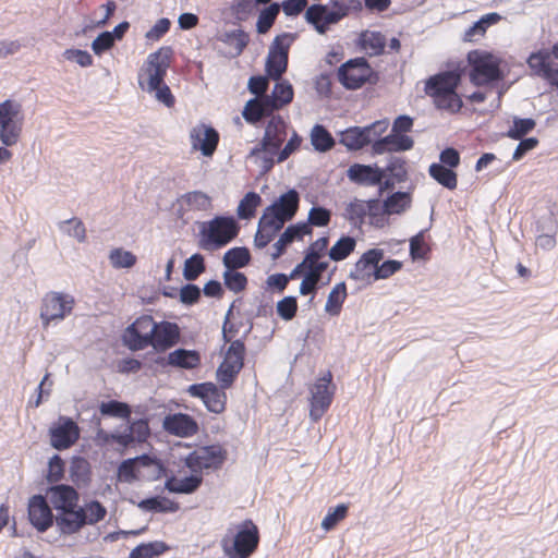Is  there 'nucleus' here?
Returning a JSON list of instances; mask_svg holds the SVG:
<instances>
[{"instance_id": "f257e3e1", "label": "nucleus", "mask_w": 558, "mask_h": 558, "mask_svg": "<svg viewBox=\"0 0 558 558\" xmlns=\"http://www.w3.org/2000/svg\"><path fill=\"white\" fill-rule=\"evenodd\" d=\"M172 49L161 47L147 57L140 85L146 92L154 94V97L166 107L174 105V97L170 88L165 84L163 78L170 65Z\"/></svg>"}, {"instance_id": "f03ea898", "label": "nucleus", "mask_w": 558, "mask_h": 558, "mask_svg": "<svg viewBox=\"0 0 558 558\" xmlns=\"http://www.w3.org/2000/svg\"><path fill=\"white\" fill-rule=\"evenodd\" d=\"M259 529L251 519L230 523L220 539L226 558H250L258 548Z\"/></svg>"}, {"instance_id": "7ed1b4c3", "label": "nucleus", "mask_w": 558, "mask_h": 558, "mask_svg": "<svg viewBox=\"0 0 558 558\" xmlns=\"http://www.w3.org/2000/svg\"><path fill=\"white\" fill-rule=\"evenodd\" d=\"M460 75L456 72H445L430 77L425 85V92L434 99L439 109L457 112L462 107V100L456 93Z\"/></svg>"}, {"instance_id": "20e7f679", "label": "nucleus", "mask_w": 558, "mask_h": 558, "mask_svg": "<svg viewBox=\"0 0 558 558\" xmlns=\"http://www.w3.org/2000/svg\"><path fill=\"white\" fill-rule=\"evenodd\" d=\"M26 113L23 105L15 99L0 102V142L7 147L15 146L23 134Z\"/></svg>"}, {"instance_id": "39448f33", "label": "nucleus", "mask_w": 558, "mask_h": 558, "mask_svg": "<svg viewBox=\"0 0 558 558\" xmlns=\"http://www.w3.org/2000/svg\"><path fill=\"white\" fill-rule=\"evenodd\" d=\"M239 231L236 221L232 217H216L204 223L201 230L198 245L205 251H215L227 245Z\"/></svg>"}, {"instance_id": "423d86ee", "label": "nucleus", "mask_w": 558, "mask_h": 558, "mask_svg": "<svg viewBox=\"0 0 558 558\" xmlns=\"http://www.w3.org/2000/svg\"><path fill=\"white\" fill-rule=\"evenodd\" d=\"M471 65L470 78L475 85H486L502 78L500 59L485 50H473L468 53Z\"/></svg>"}, {"instance_id": "0eeeda50", "label": "nucleus", "mask_w": 558, "mask_h": 558, "mask_svg": "<svg viewBox=\"0 0 558 558\" xmlns=\"http://www.w3.org/2000/svg\"><path fill=\"white\" fill-rule=\"evenodd\" d=\"M75 300L71 294L51 291L44 295L40 305V320L44 328L51 323L62 322L71 315Z\"/></svg>"}, {"instance_id": "6e6552de", "label": "nucleus", "mask_w": 558, "mask_h": 558, "mask_svg": "<svg viewBox=\"0 0 558 558\" xmlns=\"http://www.w3.org/2000/svg\"><path fill=\"white\" fill-rule=\"evenodd\" d=\"M244 354V343L240 340L232 341L225 354L223 361L217 369V379L223 389L231 387L242 369Z\"/></svg>"}, {"instance_id": "1a4fd4ad", "label": "nucleus", "mask_w": 558, "mask_h": 558, "mask_svg": "<svg viewBox=\"0 0 558 558\" xmlns=\"http://www.w3.org/2000/svg\"><path fill=\"white\" fill-rule=\"evenodd\" d=\"M348 5L335 2L331 8L313 4L305 12V19L319 34H325L331 24L338 23L348 14Z\"/></svg>"}, {"instance_id": "9d476101", "label": "nucleus", "mask_w": 558, "mask_h": 558, "mask_svg": "<svg viewBox=\"0 0 558 558\" xmlns=\"http://www.w3.org/2000/svg\"><path fill=\"white\" fill-rule=\"evenodd\" d=\"M295 39L293 34H282L275 38L266 61L267 74L278 81L282 73L286 72L288 65V51Z\"/></svg>"}, {"instance_id": "9b49d317", "label": "nucleus", "mask_w": 558, "mask_h": 558, "mask_svg": "<svg viewBox=\"0 0 558 558\" xmlns=\"http://www.w3.org/2000/svg\"><path fill=\"white\" fill-rule=\"evenodd\" d=\"M227 458V451L219 445L199 447L186 456L185 465L193 473L206 469H219Z\"/></svg>"}, {"instance_id": "f8f14e48", "label": "nucleus", "mask_w": 558, "mask_h": 558, "mask_svg": "<svg viewBox=\"0 0 558 558\" xmlns=\"http://www.w3.org/2000/svg\"><path fill=\"white\" fill-rule=\"evenodd\" d=\"M156 322L151 316L138 317L123 333V342L129 349L136 351L149 347L156 331Z\"/></svg>"}, {"instance_id": "ddd939ff", "label": "nucleus", "mask_w": 558, "mask_h": 558, "mask_svg": "<svg viewBox=\"0 0 558 558\" xmlns=\"http://www.w3.org/2000/svg\"><path fill=\"white\" fill-rule=\"evenodd\" d=\"M554 58L558 60V43L553 46L551 52H533L527 59V64L536 76L558 88V63Z\"/></svg>"}, {"instance_id": "4468645a", "label": "nucleus", "mask_w": 558, "mask_h": 558, "mask_svg": "<svg viewBox=\"0 0 558 558\" xmlns=\"http://www.w3.org/2000/svg\"><path fill=\"white\" fill-rule=\"evenodd\" d=\"M331 381L332 376L328 373L319 378L311 388L310 416L315 422L322 418L331 404L336 390Z\"/></svg>"}, {"instance_id": "2eb2a0df", "label": "nucleus", "mask_w": 558, "mask_h": 558, "mask_svg": "<svg viewBox=\"0 0 558 558\" xmlns=\"http://www.w3.org/2000/svg\"><path fill=\"white\" fill-rule=\"evenodd\" d=\"M78 425L68 416L59 418L50 426V445L57 450H64L73 446L80 438Z\"/></svg>"}, {"instance_id": "dca6fc26", "label": "nucleus", "mask_w": 558, "mask_h": 558, "mask_svg": "<svg viewBox=\"0 0 558 558\" xmlns=\"http://www.w3.org/2000/svg\"><path fill=\"white\" fill-rule=\"evenodd\" d=\"M384 258L381 248H371L366 251L351 268L348 277L351 280L364 284H371L375 281L377 264Z\"/></svg>"}, {"instance_id": "f3484780", "label": "nucleus", "mask_w": 558, "mask_h": 558, "mask_svg": "<svg viewBox=\"0 0 558 558\" xmlns=\"http://www.w3.org/2000/svg\"><path fill=\"white\" fill-rule=\"evenodd\" d=\"M373 71L364 58L347 61L339 68L338 77L348 89L360 88L372 75Z\"/></svg>"}, {"instance_id": "a211bd4d", "label": "nucleus", "mask_w": 558, "mask_h": 558, "mask_svg": "<svg viewBox=\"0 0 558 558\" xmlns=\"http://www.w3.org/2000/svg\"><path fill=\"white\" fill-rule=\"evenodd\" d=\"M191 148L201 151L204 157H211L219 143V133L209 124L199 122L189 132Z\"/></svg>"}, {"instance_id": "6ab92c4d", "label": "nucleus", "mask_w": 558, "mask_h": 558, "mask_svg": "<svg viewBox=\"0 0 558 558\" xmlns=\"http://www.w3.org/2000/svg\"><path fill=\"white\" fill-rule=\"evenodd\" d=\"M187 392L192 397L199 398L210 412L218 414L226 408L227 396L223 388H218L213 383L191 385Z\"/></svg>"}, {"instance_id": "aec40b11", "label": "nucleus", "mask_w": 558, "mask_h": 558, "mask_svg": "<svg viewBox=\"0 0 558 558\" xmlns=\"http://www.w3.org/2000/svg\"><path fill=\"white\" fill-rule=\"evenodd\" d=\"M28 519L38 532H45L52 525L53 515L51 509L41 495H35L29 499Z\"/></svg>"}, {"instance_id": "412c9836", "label": "nucleus", "mask_w": 558, "mask_h": 558, "mask_svg": "<svg viewBox=\"0 0 558 558\" xmlns=\"http://www.w3.org/2000/svg\"><path fill=\"white\" fill-rule=\"evenodd\" d=\"M179 339L180 329L178 325L170 322H161L156 324V331L149 345L158 352H163L177 344Z\"/></svg>"}, {"instance_id": "4be33fe9", "label": "nucleus", "mask_w": 558, "mask_h": 558, "mask_svg": "<svg viewBox=\"0 0 558 558\" xmlns=\"http://www.w3.org/2000/svg\"><path fill=\"white\" fill-rule=\"evenodd\" d=\"M47 496L58 512L78 508V494L69 485L52 486L47 492Z\"/></svg>"}, {"instance_id": "5701e85b", "label": "nucleus", "mask_w": 558, "mask_h": 558, "mask_svg": "<svg viewBox=\"0 0 558 558\" xmlns=\"http://www.w3.org/2000/svg\"><path fill=\"white\" fill-rule=\"evenodd\" d=\"M163 428L175 436L189 437L197 432L196 422L187 414L177 413L165 417Z\"/></svg>"}, {"instance_id": "b1692460", "label": "nucleus", "mask_w": 558, "mask_h": 558, "mask_svg": "<svg viewBox=\"0 0 558 558\" xmlns=\"http://www.w3.org/2000/svg\"><path fill=\"white\" fill-rule=\"evenodd\" d=\"M54 520L59 534L62 537L77 534L85 525L78 508L58 512Z\"/></svg>"}, {"instance_id": "393cba45", "label": "nucleus", "mask_w": 558, "mask_h": 558, "mask_svg": "<svg viewBox=\"0 0 558 558\" xmlns=\"http://www.w3.org/2000/svg\"><path fill=\"white\" fill-rule=\"evenodd\" d=\"M414 141L412 137L391 132V134L384 138L374 141L373 151L381 155L388 151H405L413 147Z\"/></svg>"}, {"instance_id": "a878e982", "label": "nucleus", "mask_w": 558, "mask_h": 558, "mask_svg": "<svg viewBox=\"0 0 558 558\" xmlns=\"http://www.w3.org/2000/svg\"><path fill=\"white\" fill-rule=\"evenodd\" d=\"M347 175L359 184L377 185L381 183L384 171L376 167L355 163L348 169Z\"/></svg>"}, {"instance_id": "bb28decb", "label": "nucleus", "mask_w": 558, "mask_h": 558, "mask_svg": "<svg viewBox=\"0 0 558 558\" xmlns=\"http://www.w3.org/2000/svg\"><path fill=\"white\" fill-rule=\"evenodd\" d=\"M278 154L279 149L260 142L251 150L248 159L260 169L262 173H265L274 167L275 161L278 162Z\"/></svg>"}, {"instance_id": "cd10ccee", "label": "nucleus", "mask_w": 558, "mask_h": 558, "mask_svg": "<svg viewBox=\"0 0 558 558\" xmlns=\"http://www.w3.org/2000/svg\"><path fill=\"white\" fill-rule=\"evenodd\" d=\"M178 204L183 214L187 211H209L213 207L211 198L202 191L183 194L178 199Z\"/></svg>"}, {"instance_id": "c85d7f7f", "label": "nucleus", "mask_w": 558, "mask_h": 558, "mask_svg": "<svg viewBox=\"0 0 558 558\" xmlns=\"http://www.w3.org/2000/svg\"><path fill=\"white\" fill-rule=\"evenodd\" d=\"M287 137V124L280 116H272L266 128L262 142L279 149Z\"/></svg>"}, {"instance_id": "c756f323", "label": "nucleus", "mask_w": 558, "mask_h": 558, "mask_svg": "<svg viewBox=\"0 0 558 558\" xmlns=\"http://www.w3.org/2000/svg\"><path fill=\"white\" fill-rule=\"evenodd\" d=\"M167 364L173 367L193 369L201 364V355L195 350L177 349L168 354Z\"/></svg>"}, {"instance_id": "7c9ffc66", "label": "nucleus", "mask_w": 558, "mask_h": 558, "mask_svg": "<svg viewBox=\"0 0 558 558\" xmlns=\"http://www.w3.org/2000/svg\"><path fill=\"white\" fill-rule=\"evenodd\" d=\"M311 232L307 225H296L288 227L284 232L280 235L278 241L274 244V253L271 254L272 259L278 258L284 251L286 246L295 239H301L304 234Z\"/></svg>"}, {"instance_id": "2f4dec72", "label": "nucleus", "mask_w": 558, "mask_h": 558, "mask_svg": "<svg viewBox=\"0 0 558 558\" xmlns=\"http://www.w3.org/2000/svg\"><path fill=\"white\" fill-rule=\"evenodd\" d=\"M202 476L192 474L185 477H170L166 481L165 487L170 493L175 494H191L195 492L202 484Z\"/></svg>"}, {"instance_id": "473e14b6", "label": "nucleus", "mask_w": 558, "mask_h": 558, "mask_svg": "<svg viewBox=\"0 0 558 558\" xmlns=\"http://www.w3.org/2000/svg\"><path fill=\"white\" fill-rule=\"evenodd\" d=\"M371 142V130L366 128H351L341 133L340 143L349 149H360Z\"/></svg>"}, {"instance_id": "72a5a7b5", "label": "nucleus", "mask_w": 558, "mask_h": 558, "mask_svg": "<svg viewBox=\"0 0 558 558\" xmlns=\"http://www.w3.org/2000/svg\"><path fill=\"white\" fill-rule=\"evenodd\" d=\"M298 206L299 194L294 190H290L282 194L279 199L269 207H275L274 211L288 221L294 216Z\"/></svg>"}, {"instance_id": "f704fd0d", "label": "nucleus", "mask_w": 558, "mask_h": 558, "mask_svg": "<svg viewBox=\"0 0 558 558\" xmlns=\"http://www.w3.org/2000/svg\"><path fill=\"white\" fill-rule=\"evenodd\" d=\"M501 16L498 13H488L482 16L477 22L470 26L465 32L463 39L465 41H476L482 38L488 26L498 23Z\"/></svg>"}, {"instance_id": "c9c22d12", "label": "nucleus", "mask_w": 558, "mask_h": 558, "mask_svg": "<svg viewBox=\"0 0 558 558\" xmlns=\"http://www.w3.org/2000/svg\"><path fill=\"white\" fill-rule=\"evenodd\" d=\"M362 49L369 56H378L384 51L386 39L379 32L365 31L360 36Z\"/></svg>"}, {"instance_id": "e433bc0d", "label": "nucleus", "mask_w": 558, "mask_h": 558, "mask_svg": "<svg viewBox=\"0 0 558 558\" xmlns=\"http://www.w3.org/2000/svg\"><path fill=\"white\" fill-rule=\"evenodd\" d=\"M429 175L448 190H454L458 185L457 173L440 163H432L428 168Z\"/></svg>"}, {"instance_id": "4c0bfd02", "label": "nucleus", "mask_w": 558, "mask_h": 558, "mask_svg": "<svg viewBox=\"0 0 558 558\" xmlns=\"http://www.w3.org/2000/svg\"><path fill=\"white\" fill-rule=\"evenodd\" d=\"M347 299V286L344 282L337 283L327 296L325 312L331 316H338L342 304Z\"/></svg>"}, {"instance_id": "58836bf2", "label": "nucleus", "mask_w": 558, "mask_h": 558, "mask_svg": "<svg viewBox=\"0 0 558 558\" xmlns=\"http://www.w3.org/2000/svg\"><path fill=\"white\" fill-rule=\"evenodd\" d=\"M137 507L143 511L149 512H175L179 510V505L166 497H151L144 499L137 504Z\"/></svg>"}, {"instance_id": "ea45409f", "label": "nucleus", "mask_w": 558, "mask_h": 558, "mask_svg": "<svg viewBox=\"0 0 558 558\" xmlns=\"http://www.w3.org/2000/svg\"><path fill=\"white\" fill-rule=\"evenodd\" d=\"M219 39L230 46L229 53L232 57L241 54L245 46L247 45L248 37L242 31L226 32L220 35Z\"/></svg>"}, {"instance_id": "a19ab883", "label": "nucleus", "mask_w": 558, "mask_h": 558, "mask_svg": "<svg viewBox=\"0 0 558 558\" xmlns=\"http://www.w3.org/2000/svg\"><path fill=\"white\" fill-rule=\"evenodd\" d=\"M356 246V240L352 236H341L329 250V257L335 262L345 259Z\"/></svg>"}, {"instance_id": "79ce46f5", "label": "nucleus", "mask_w": 558, "mask_h": 558, "mask_svg": "<svg viewBox=\"0 0 558 558\" xmlns=\"http://www.w3.org/2000/svg\"><path fill=\"white\" fill-rule=\"evenodd\" d=\"M272 110L269 100L259 101L257 99L248 100L243 110V117L248 122H257L268 111Z\"/></svg>"}, {"instance_id": "37998d69", "label": "nucleus", "mask_w": 558, "mask_h": 558, "mask_svg": "<svg viewBox=\"0 0 558 558\" xmlns=\"http://www.w3.org/2000/svg\"><path fill=\"white\" fill-rule=\"evenodd\" d=\"M272 100L269 104L272 109L291 102L293 98L292 85L286 81H278L272 89Z\"/></svg>"}, {"instance_id": "c03bdc74", "label": "nucleus", "mask_w": 558, "mask_h": 558, "mask_svg": "<svg viewBox=\"0 0 558 558\" xmlns=\"http://www.w3.org/2000/svg\"><path fill=\"white\" fill-rule=\"evenodd\" d=\"M311 143L318 151H327L335 145L331 134L319 124H316L311 131Z\"/></svg>"}, {"instance_id": "a18cd8bd", "label": "nucleus", "mask_w": 558, "mask_h": 558, "mask_svg": "<svg viewBox=\"0 0 558 558\" xmlns=\"http://www.w3.org/2000/svg\"><path fill=\"white\" fill-rule=\"evenodd\" d=\"M168 549L169 547L160 541L141 544L132 549L130 558H154L163 554Z\"/></svg>"}, {"instance_id": "49530a36", "label": "nucleus", "mask_w": 558, "mask_h": 558, "mask_svg": "<svg viewBox=\"0 0 558 558\" xmlns=\"http://www.w3.org/2000/svg\"><path fill=\"white\" fill-rule=\"evenodd\" d=\"M411 205V195L407 192H396L389 196L385 203V211L389 215L400 214L409 208Z\"/></svg>"}, {"instance_id": "de8ad7c7", "label": "nucleus", "mask_w": 558, "mask_h": 558, "mask_svg": "<svg viewBox=\"0 0 558 558\" xmlns=\"http://www.w3.org/2000/svg\"><path fill=\"white\" fill-rule=\"evenodd\" d=\"M82 518L86 524H95L101 520L107 514L106 508L96 500L85 504L83 507H78Z\"/></svg>"}, {"instance_id": "09e8293b", "label": "nucleus", "mask_w": 558, "mask_h": 558, "mask_svg": "<svg viewBox=\"0 0 558 558\" xmlns=\"http://www.w3.org/2000/svg\"><path fill=\"white\" fill-rule=\"evenodd\" d=\"M250 262V252L245 247H233L225 253L223 265L228 269L244 267Z\"/></svg>"}, {"instance_id": "8fccbe9b", "label": "nucleus", "mask_w": 558, "mask_h": 558, "mask_svg": "<svg viewBox=\"0 0 558 558\" xmlns=\"http://www.w3.org/2000/svg\"><path fill=\"white\" fill-rule=\"evenodd\" d=\"M59 230L75 239L77 242L83 243L86 240V229L84 223L78 218H71L59 223Z\"/></svg>"}, {"instance_id": "3c124183", "label": "nucleus", "mask_w": 558, "mask_h": 558, "mask_svg": "<svg viewBox=\"0 0 558 558\" xmlns=\"http://www.w3.org/2000/svg\"><path fill=\"white\" fill-rule=\"evenodd\" d=\"M262 197L255 192H248L240 201L236 214L241 219H250L254 216L256 208L260 205Z\"/></svg>"}, {"instance_id": "603ef678", "label": "nucleus", "mask_w": 558, "mask_h": 558, "mask_svg": "<svg viewBox=\"0 0 558 558\" xmlns=\"http://www.w3.org/2000/svg\"><path fill=\"white\" fill-rule=\"evenodd\" d=\"M109 262L113 268H131L136 263V256L122 247L113 248L109 253Z\"/></svg>"}, {"instance_id": "864d4df0", "label": "nucleus", "mask_w": 558, "mask_h": 558, "mask_svg": "<svg viewBox=\"0 0 558 558\" xmlns=\"http://www.w3.org/2000/svg\"><path fill=\"white\" fill-rule=\"evenodd\" d=\"M205 271V262L203 255L196 253L193 254L184 262L183 277L187 281H193L198 278L201 274Z\"/></svg>"}, {"instance_id": "5fc2aeb1", "label": "nucleus", "mask_w": 558, "mask_h": 558, "mask_svg": "<svg viewBox=\"0 0 558 558\" xmlns=\"http://www.w3.org/2000/svg\"><path fill=\"white\" fill-rule=\"evenodd\" d=\"M536 122L532 118H514L512 126L507 131L506 135L512 140H521L524 135L534 130Z\"/></svg>"}, {"instance_id": "6e6d98bb", "label": "nucleus", "mask_w": 558, "mask_h": 558, "mask_svg": "<svg viewBox=\"0 0 558 558\" xmlns=\"http://www.w3.org/2000/svg\"><path fill=\"white\" fill-rule=\"evenodd\" d=\"M99 411L102 415L119 418H129L131 414V409L126 403L119 402L116 400L101 402L99 405Z\"/></svg>"}, {"instance_id": "4d7b16f0", "label": "nucleus", "mask_w": 558, "mask_h": 558, "mask_svg": "<svg viewBox=\"0 0 558 558\" xmlns=\"http://www.w3.org/2000/svg\"><path fill=\"white\" fill-rule=\"evenodd\" d=\"M279 4L271 3L268 8L264 9L257 20V32L259 34H265L272 26L278 13H279Z\"/></svg>"}, {"instance_id": "13d9d810", "label": "nucleus", "mask_w": 558, "mask_h": 558, "mask_svg": "<svg viewBox=\"0 0 558 558\" xmlns=\"http://www.w3.org/2000/svg\"><path fill=\"white\" fill-rule=\"evenodd\" d=\"M369 210V205L361 199L350 202L345 207V217L353 223L362 222Z\"/></svg>"}, {"instance_id": "bf43d9fd", "label": "nucleus", "mask_w": 558, "mask_h": 558, "mask_svg": "<svg viewBox=\"0 0 558 558\" xmlns=\"http://www.w3.org/2000/svg\"><path fill=\"white\" fill-rule=\"evenodd\" d=\"M348 513V506L344 504L338 505L336 508L329 509L328 513L322 521V529L325 531L332 530L340 521H342Z\"/></svg>"}, {"instance_id": "052dcab7", "label": "nucleus", "mask_w": 558, "mask_h": 558, "mask_svg": "<svg viewBox=\"0 0 558 558\" xmlns=\"http://www.w3.org/2000/svg\"><path fill=\"white\" fill-rule=\"evenodd\" d=\"M328 246L327 238H319L312 243L306 250L303 265L313 264L315 260H319Z\"/></svg>"}, {"instance_id": "680f3d73", "label": "nucleus", "mask_w": 558, "mask_h": 558, "mask_svg": "<svg viewBox=\"0 0 558 558\" xmlns=\"http://www.w3.org/2000/svg\"><path fill=\"white\" fill-rule=\"evenodd\" d=\"M277 314L283 320H291L296 313L298 303L294 296H286L277 303Z\"/></svg>"}, {"instance_id": "e2e57ef3", "label": "nucleus", "mask_w": 558, "mask_h": 558, "mask_svg": "<svg viewBox=\"0 0 558 558\" xmlns=\"http://www.w3.org/2000/svg\"><path fill=\"white\" fill-rule=\"evenodd\" d=\"M225 284L228 289L239 292L246 286V277L234 269H228L223 274Z\"/></svg>"}, {"instance_id": "0e129e2a", "label": "nucleus", "mask_w": 558, "mask_h": 558, "mask_svg": "<svg viewBox=\"0 0 558 558\" xmlns=\"http://www.w3.org/2000/svg\"><path fill=\"white\" fill-rule=\"evenodd\" d=\"M114 35L110 32L99 34L92 43V50L95 54L100 56L114 45Z\"/></svg>"}, {"instance_id": "69168bd1", "label": "nucleus", "mask_w": 558, "mask_h": 558, "mask_svg": "<svg viewBox=\"0 0 558 558\" xmlns=\"http://www.w3.org/2000/svg\"><path fill=\"white\" fill-rule=\"evenodd\" d=\"M70 472L71 476L76 481H86L89 475V463L82 457L73 458Z\"/></svg>"}, {"instance_id": "338daca9", "label": "nucleus", "mask_w": 558, "mask_h": 558, "mask_svg": "<svg viewBox=\"0 0 558 558\" xmlns=\"http://www.w3.org/2000/svg\"><path fill=\"white\" fill-rule=\"evenodd\" d=\"M141 471L135 468L134 462L130 459L123 461L118 470V477L120 481L125 483H132L136 478L141 477Z\"/></svg>"}, {"instance_id": "774afa93", "label": "nucleus", "mask_w": 558, "mask_h": 558, "mask_svg": "<svg viewBox=\"0 0 558 558\" xmlns=\"http://www.w3.org/2000/svg\"><path fill=\"white\" fill-rule=\"evenodd\" d=\"M274 208L275 207H267L258 222L276 231H279L283 227L286 220L276 211H274Z\"/></svg>"}]
</instances>
